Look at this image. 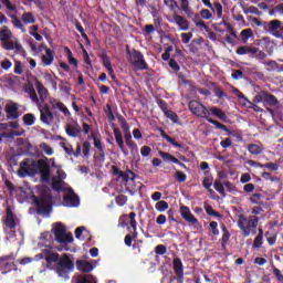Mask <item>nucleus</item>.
Here are the masks:
<instances>
[{"label": "nucleus", "mask_w": 283, "mask_h": 283, "mask_svg": "<svg viewBox=\"0 0 283 283\" xmlns=\"http://www.w3.org/2000/svg\"><path fill=\"white\" fill-rule=\"evenodd\" d=\"M39 216H50L52 213V192L48 186H43L39 190V196L31 197Z\"/></svg>", "instance_id": "2"}, {"label": "nucleus", "mask_w": 283, "mask_h": 283, "mask_svg": "<svg viewBox=\"0 0 283 283\" xmlns=\"http://www.w3.org/2000/svg\"><path fill=\"white\" fill-rule=\"evenodd\" d=\"M209 113H211L212 116H216L220 120H223L224 123H227V120H229V117H227V113H224V111H222L221 108H218L216 106L210 107Z\"/></svg>", "instance_id": "28"}, {"label": "nucleus", "mask_w": 283, "mask_h": 283, "mask_svg": "<svg viewBox=\"0 0 283 283\" xmlns=\"http://www.w3.org/2000/svg\"><path fill=\"white\" fill-rule=\"evenodd\" d=\"M231 76L233 81H240L244 78V72H242V70H232Z\"/></svg>", "instance_id": "57"}, {"label": "nucleus", "mask_w": 283, "mask_h": 283, "mask_svg": "<svg viewBox=\"0 0 283 283\" xmlns=\"http://www.w3.org/2000/svg\"><path fill=\"white\" fill-rule=\"evenodd\" d=\"M50 104L52 105L53 109H59V112H62L64 116H72V113H70V109L65 104L56 98H51Z\"/></svg>", "instance_id": "21"}, {"label": "nucleus", "mask_w": 283, "mask_h": 283, "mask_svg": "<svg viewBox=\"0 0 283 283\" xmlns=\"http://www.w3.org/2000/svg\"><path fill=\"white\" fill-rule=\"evenodd\" d=\"M39 174V160H34L32 158H25L20 163V168L18 170V176L20 178H25L30 176L34 178Z\"/></svg>", "instance_id": "4"}, {"label": "nucleus", "mask_w": 283, "mask_h": 283, "mask_svg": "<svg viewBox=\"0 0 283 283\" xmlns=\"http://www.w3.org/2000/svg\"><path fill=\"white\" fill-rule=\"evenodd\" d=\"M213 188L216 189V191H218V193L223 196V198L227 197V192L224 190V185H222V182L216 180L214 184H213Z\"/></svg>", "instance_id": "49"}, {"label": "nucleus", "mask_w": 283, "mask_h": 283, "mask_svg": "<svg viewBox=\"0 0 283 283\" xmlns=\"http://www.w3.org/2000/svg\"><path fill=\"white\" fill-rule=\"evenodd\" d=\"M262 244H264V237H255L253 242V249H262Z\"/></svg>", "instance_id": "61"}, {"label": "nucleus", "mask_w": 283, "mask_h": 283, "mask_svg": "<svg viewBox=\"0 0 283 283\" xmlns=\"http://www.w3.org/2000/svg\"><path fill=\"white\" fill-rule=\"evenodd\" d=\"M8 17H10L12 25H14L18 30L23 29V23H21V20H19V17L11 13H8Z\"/></svg>", "instance_id": "42"}, {"label": "nucleus", "mask_w": 283, "mask_h": 283, "mask_svg": "<svg viewBox=\"0 0 283 283\" xmlns=\"http://www.w3.org/2000/svg\"><path fill=\"white\" fill-rule=\"evenodd\" d=\"M52 189H54V191H57V192L63 191V181L54 177L52 179Z\"/></svg>", "instance_id": "48"}, {"label": "nucleus", "mask_w": 283, "mask_h": 283, "mask_svg": "<svg viewBox=\"0 0 283 283\" xmlns=\"http://www.w3.org/2000/svg\"><path fill=\"white\" fill-rule=\"evenodd\" d=\"M213 92H214V96H217V98H227L224 91H222V88H220L219 86H216L213 88Z\"/></svg>", "instance_id": "64"}, {"label": "nucleus", "mask_w": 283, "mask_h": 283, "mask_svg": "<svg viewBox=\"0 0 283 283\" xmlns=\"http://www.w3.org/2000/svg\"><path fill=\"white\" fill-rule=\"evenodd\" d=\"M260 222V218L258 217H252L250 220H247V226L249 228V231L251 229H258V223Z\"/></svg>", "instance_id": "50"}, {"label": "nucleus", "mask_w": 283, "mask_h": 283, "mask_svg": "<svg viewBox=\"0 0 283 283\" xmlns=\"http://www.w3.org/2000/svg\"><path fill=\"white\" fill-rule=\"evenodd\" d=\"M222 237H221V249L223 251H227V244H229V240H231V233L229 232V229H227V226H221Z\"/></svg>", "instance_id": "26"}, {"label": "nucleus", "mask_w": 283, "mask_h": 283, "mask_svg": "<svg viewBox=\"0 0 283 283\" xmlns=\"http://www.w3.org/2000/svg\"><path fill=\"white\" fill-rule=\"evenodd\" d=\"M159 156H160V158H163V160L165 163H178V158H176L174 155H171L169 153H165V151L160 150Z\"/></svg>", "instance_id": "36"}, {"label": "nucleus", "mask_w": 283, "mask_h": 283, "mask_svg": "<svg viewBox=\"0 0 283 283\" xmlns=\"http://www.w3.org/2000/svg\"><path fill=\"white\" fill-rule=\"evenodd\" d=\"M160 136L161 138H164L165 140H167V143H169L170 145H172V147H177L178 149H182V145L178 142H176L175 138H172L171 136L167 135V133L165 132V129L160 128Z\"/></svg>", "instance_id": "30"}, {"label": "nucleus", "mask_w": 283, "mask_h": 283, "mask_svg": "<svg viewBox=\"0 0 283 283\" xmlns=\"http://www.w3.org/2000/svg\"><path fill=\"white\" fill-rule=\"evenodd\" d=\"M175 180L177 182H187V175L180 170L175 172Z\"/></svg>", "instance_id": "55"}, {"label": "nucleus", "mask_w": 283, "mask_h": 283, "mask_svg": "<svg viewBox=\"0 0 283 283\" xmlns=\"http://www.w3.org/2000/svg\"><path fill=\"white\" fill-rule=\"evenodd\" d=\"M253 36V30L252 29H244L241 31V40L243 43H247Z\"/></svg>", "instance_id": "45"}, {"label": "nucleus", "mask_w": 283, "mask_h": 283, "mask_svg": "<svg viewBox=\"0 0 283 283\" xmlns=\"http://www.w3.org/2000/svg\"><path fill=\"white\" fill-rule=\"evenodd\" d=\"M75 283H96V279L93 275H78Z\"/></svg>", "instance_id": "37"}, {"label": "nucleus", "mask_w": 283, "mask_h": 283, "mask_svg": "<svg viewBox=\"0 0 283 283\" xmlns=\"http://www.w3.org/2000/svg\"><path fill=\"white\" fill-rule=\"evenodd\" d=\"M166 118H169L170 120H172V123H178V114H176L174 111H167L165 113Z\"/></svg>", "instance_id": "62"}, {"label": "nucleus", "mask_w": 283, "mask_h": 283, "mask_svg": "<svg viewBox=\"0 0 283 283\" xmlns=\"http://www.w3.org/2000/svg\"><path fill=\"white\" fill-rule=\"evenodd\" d=\"M45 54L46 55H42V63L44 65H52L54 62V54H52V49H45Z\"/></svg>", "instance_id": "34"}, {"label": "nucleus", "mask_w": 283, "mask_h": 283, "mask_svg": "<svg viewBox=\"0 0 283 283\" xmlns=\"http://www.w3.org/2000/svg\"><path fill=\"white\" fill-rule=\"evenodd\" d=\"M15 136H21V132H19V130L3 132V133L0 135V143H1V139H2V138L12 139V138H14Z\"/></svg>", "instance_id": "43"}, {"label": "nucleus", "mask_w": 283, "mask_h": 283, "mask_svg": "<svg viewBox=\"0 0 283 283\" xmlns=\"http://www.w3.org/2000/svg\"><path fill=\"white\" fill-rule=\"evenodd\" d=\"M40 120L44 125H51L52 120H54V113L50 109V105L44 104V106L40 108Z\"/></svg>", "instance_id": "11"}, {"label": "nucleus", "mask_w": 283, "mask_h": 283, "mask_svg": "<svg viewBox=\"0 0 283 283\" xmlns=\"http://www.w3.org/2000/svg\"><path fill=\"white\" fill-rule=\"evenodd\" d=\"M180 213H181V218H184L186 222H189V224H193L195 227H198V224H200L196 216L191 213V210L189 209V207L181 206Z\"/></svg>", "instance_id": "13"}, {"label": "nucleus", "mask_w": 283, "mask_h": 283, "mask_svg": "<svg viewBox=\"0 0 283 283\" xmlns=\"http://www.w3.org/2000/svg\"><path fill=\"white\" fill-rule=\"evenodd\" d=\"M10 255L0 258V271H2V275L10 273L14 269V263L10 262Z\"/></svg>", "instance_id": "15"}, {"label": "nucleus", "mask_w": 283, "mask_h": 283, "mask_svg": "<svg viewBox=\"0 0 283 283\" xmlns=\"http://www.w3.org/2000/svg\"><path fill=\"white\" fill-rule=\"evenodd\" d=\"M22 120L24 123V125H27L28 127H32V125H34V114L32 113H28V114H24L23 117H22Z\"/></svg>", "instance_id": "39"}, {"label": "nucleus", "mask_w": 283, "mask_h": 283, "mask_svg": "<svg viewBox=\"0 0 283 283\" xmlns=\"http://www.w3.org/2000/svg\"><path fill=\"white\" fill-rule=\"evenodd\" d=\"M4 112L7 115V118L9 120H14L17 118H19V105L17 104H7V106L4 107Z\"/></svg>", "instance_id": "20"}, {"label": "nucleus", "mask_w": 283, "mask_h": 283, "mask_svg": "<svg viewBox=\"0 0 283 283\" xmlns=\"http://www.w3.org/2000/svg\"><path fill=\"white\" fill-rule=\"evenodd\" d=\"M64 202L66 207H78L81 200L76 193H74V190L71 189V191L64 197Z\"/></svg>", "instance_id": "22"}, {"label": "nucleus", "mask_w": 283, "mask_h": 283, "mask_svg": "<svg viewBox=\"0 0 283 283\" xmlns=\"http://www.w3.org/2000/svg\"><path fill=\"white\" fill-rule=\"evenodd\" d=\"M76 268L77 271H81V273H92V271H94V265L84 260H77Z\"/></svg>", "instance_id": "24"}, {"label": "nucleus", "mask_w": 283, "mask_h": 283, "mask_svg": "<svg viewBox=\"0 0 283 283\" xmlns=\"http://www.w3.org/2000/svg\"><path fill=\"white\" fill-rule=\"evenodd\" d=\"M192 21L197 25V28H203V30H209V27L205 23V21L200 20L199 14H195Z\"/></svg>", "instance_id": "51"}, {"label": "nucleus", "mask_w": 283, "mask_h": 283, "mask_svg": "<svg viewBox=\"0 0 283 283\" xmlns=\"http://www.w3.org/2000/svg\"><path fill=\"white\" fill-rule=\"evenodd\" d=\"M155 209L159 212V213H163L165 211H167V209H169V203L165 200H161V201H158L156 205H155Z\"/></svg>", "instance_id": "41"}, {"label": "nucleus", "mask_w": 283, "mask_h": 283, "mask_svg": "<svg viewBox=\"0 0 283 283\" xmlns=\"http://www.w3.org/2000/svg\"><path fill=\"white\" fill-rule=\"evenodd\" d=\"M38 171H40L41 182H50V166L44 160H39Z\"/></svg>", "instance_id": "14"}, {"label": "nucleus", "mask_w": 283, "mask_h": 283, "mask_svg": "<svg viewBox=\"0 0 283 283\" xmlns=\"http://www.w3.org/2000/svg\"><path fill=\"white\" fill-rule=\"evenodd\" d=\"M172 268H174L175 274L177 276V281L182 282V280H185V265L182 264V260H180V258L176 256L172 260Z\"/></svg>", "instance_id": "12"}, {"label": "nucleus", "mask_w": 283, "mask_h": 283, "mask_svg": "<svg viewBox=\"0 0 283 283\" xmlns=\"http://www.w3.org/2000/svg\"><path fill=\"white\" fill-rule=\"evenodd\" d=\"M155 253L157 255H165V253H167V247L165 244H158L156 248H155Z\"/></svg>", "instance_id": "63"}, {"label": "nucleus", "mask_w": 283, "mask_h": 283, "mask_svg": "<svg viewBox=\"0 0 283 283\" xmlns=\"http://www.w3.org/2000/svg\"><path fill=\"white\" fill-rule=\"evenodd\" d=\"M202 3L206 8H210L212 12H216L219 19H222V4L220 2L212 4L210 0H202Z\"/></svg>", "instance_id": "23"}, {"label": "nucleus", "mask_w": 283, "mask_h": 283, "mask_svg": "<svg viewBox=\"0 0 283 283\" xmlns=\"http://www.w3.org/2000/svg\"><path fill=\"white\" fill-rule=\"evenodd\" d=\"M83 231H84V233H90V231H87V229L85 227H78L75 229L76 240H85V235L83 234Z\"/></svg>", "instance_id": "47"}, {"label": "nucleus", "mask_w": 283, "mask_h": 283, "mask_svg": "<svg viewBox=\"0 0 283 283\" xmlns=\"http://www.w3.org/2000/svg\"><path fill=\"white\" fill-rule=\"evenodd\" d=\"M22 21L23 23H36V19L32 12H24L22 14Z\"/></svg>", "instance_id": "44"}, {"label": "nucleus", "mask_w": 283, "mask_h": 283, "mask_svg": "<svg viewBox=\"0 0 283 283\" xmlns=\"http://www.w3.org/2000/svg\"><path fill=\"white\" fill-rule=\"evenodd\" d=\"M44 78L52 85L53 90H57V82L52 77V74L45 73Z\"/></svg>", "instance_id": "59"}, {"label": "nucleus", "mask_w": 283, "mask_h": 283, "mask_svg": "<svg viewBox=\"0 0 283 283\" xmlns=\"http://www.w3.org/2000/svg\"><path fill=\"white\" fill-rule=\"evenodd\" d=\"M262 193L260 192H256V193H253L251 197H250V202H252V205H262Z\"/></svg>", "instance_id": "54"}, {"label": "nucleus", "mask_w": 283, "mask_h": 283, "mask_svg": "<svg viewBox=\"0 0 283 283\" xmlns=\"http://www.w3.org/2000/svg\"><path fill=\"white\" fill-rule=\"evenodd\" d=\"M205 209H206V213L208 216H212L213 218H222V214H220V212L213 210V207L208 205L205 207Z\"/></svg>", "instance_id": "53"}, {"label": "nucleus", "mask_w": 283, "mask_h": 283, "mask_svg": "<svg viewBox=\"0 0 283 283\" xmlns=\"http://www.w3.org/2000/svg\"><path fill=\"white\" fill-rule=\"evenodd\" d=\"M263 105H269L270 107H277L280 105V101L275 95L264 91V99H263Z\"/></svg>", "instance_id": "25"}, {"label": "nucleus", "mask_w": 283, "mask_h": 283, "mask_svg": "<svg viewBox=\"0 0 283 283\" xmlns=\"http://www.w3.org/2000/svg\"><path fill=\"white\" fill-rule=\"evenodd\" d=\"M255 52H258V48L249 46V45H242L237 49V54L239 56H244V54H250V56H255Z\"/></svg>", "instance_id": "27"}, {"label": "nucleus", "mask_w": 283, "mask_h": 283, "mask_svg": "<svg viewBox=\"0 0 283 283\" xmlns=\"http://www.w3.org/2000/svg\"><path fill=\"white\" fill-rule=\"evenodd\" d=\"M40 149H42V151L45 153L46 156H52V154H54V149H52L50 145L45 143L40 144Z\"/></svg>", "instance_id": "58"}, {"label": "nucleus", "mask_w": 283, "mask_h": 283, "mask_svg": "<svg viewBox=\"0 0 283 283\" xmlns=\"http://www.w3.org/2000/svg\"><path fill=\"white\" fill-rule=\"evenodd\" d=\"M132 227L133 231H136L138 222H136V212L129 214H122L118 220V226L125 229V227Z\"/></svg>", "instance_id": "9"}, {"label": "nucleus", "mask_w": 283, "mask_h": 283, "mask_svg": "<svg viewBox=\"0 0 283 283\" xmlns=\"http://www.w3.org/2000/svg\"><path fill=\"white\" fill-rule=\"evenodd\" d=\"M115 202H116V205H118V207H125V205H127V196L118 195L115 198Z\"/></svg>", "instance_id": "56"}, {"label": "nucleus", "mask_w": 283, "mask_h": 283, "mask_svg": "<svg viewBox=\"0 0 283 283\" xmlns=\"http://www.w3.org/2000/svg\"><path fill=\"white\" fill-rule=\"evenodd\" d=\"M39 256L41 260H45L46 269L55 271L59 277L70 280V273L74 272V261L70 259V254L64 253L61 255L52 250L44 249Z\"/></svg>", "instance_id": "1"}, {"label": "nucleus", "mask_w": 283, "mask_h": 283, "mask_svg": "<svg viewBox=\"0 0 283 283\" xmlns=\"http://www.w3.org/2000/svg\"><path fill=\"white\" fill-rule=\"evenodd\" d=\"M102 61L104 67H106L108 74H114V69L112 67V62L109 61V56L107 54L102 55Z\"/></svg>", "instance_id": "38"}, {"label": "nucleus", "mask_w": 283, "mask_h": 283, "mask_svg": "<svg viewBox=\"0 0 283 283\" xmlns=\"http://www.w3.org/2000/svg\"><path fill=\"white\" fill-rule=\"evenodd\" d=\"M53 233L59 244H71V242H74V237L72 233L67 234L63 223H56L55 228L53 229Z\"/></svg>", "instance_id": "6"}, {"label": "nucleus", "mask_w": 283, "mask_h": 283, "mask_svg": "<svg viewBox=\"0 0 283 283\" xmlns=\"http://www.w3.org/2000/svg\"><path fill=\"white\" fill-rule=\"evenodd\" d=\"M265 32L275 36V39H282V21L280 20H271L265 24Z\"/></svg>", "instance_id": "8"}, {"label": "nucleus", "mask_w": 283, "mask_h": 283, "mask_svg": "<svg viewBox=\"0 0 283 283\" xmlns=\"http://www.w3.org/2000/svg\"><path fill=\"white\" fill-rule=\"evenodd\" d=\"M90 149H92V144L85 140L83 143V154L85 158H90Z\"/></svg>", "instance_id": "60"}, {"label": "nucleus", "mask_w": 283, "mask_h": 283, "mask_svg": "<svg viewBox=\"0 0 283 283\" xmlns=\"http://www.w3.org/2000/svg\"><path fill=\"white\" fill-rule=\"evenodd\" d=\"M4 224L7 229L12 230L14 233V229H17V221L14 220V212H12V208L7 207V217L4 220Z\"/></svg>", "instance_id": "19"}, {"label": "nucleus", "mask_w": 283, "mask_h": 283, "mask_svg": "<svg viewBox=\"0 0 283 283\" xmlns=\"http://www.w3.org/2000/svg\"><path fill=\"white\" fill-rule=\"evenodd\" d=\"M188 108L191 112L193 116H197V118H207L211 116V113L207 109V106H205L199 101L192 99L188 103Z\"/></svg>", "instance_id": "7"}, {"label": "nucleus", "mask_w": 283, "mask_h": 283, "mask_svg": "<svg viewBox=\"0 0 283 283\" xmlns=\"http://www.w3.org/2000/svg\"><path fill=\"white\" fill-rule=\"evenodd\" d=\"M248 151L252 154V156H260L262 154V147L255 145V144H250L248 146Z\"/></svg>", "instance_id": "46"}, {"label": "nucleus", "mask_w": 283, "mask_h": 283, "mask_svg": "<svg viewBox=\"0 0 283 283\" xmlns=\"http://www.w3.org/2000/svg\"><path fill=\"white\" fill-rule=\"evenodd\" d=\"M205 176L202 185L206 189H209L213 185V176L209 175V171H205Z\"/></svg>", "instance_id": "40"}, {"label": "nucleus", "mask_w": 283, "mask_h": 283, "mask_svg": "<svg viewBox=\"0 0 283 283\" xmlns=\"http://www.w3.org/2000/svg\"><path fill=\"white\" fill-rule=\"evenodd\" d=\"M35 87L38 90V94L40 96V99L43 102L45 98H48V88L43 85L41 82H36Z\"/></svg>", "instance_id": "33"}, {"label": "nucleus", "mask_w": 283, "mask_h": 283, "mask_svg": "<svg viewBox=\"0 0 283 283\" xmlns=\"http://www.w3.org/2000/svg\"><path fill=\"white\" fill-rule=\"evenodd\" d=\"M64 52L69 59L70 65H74V67H78V60L74 57V55L72 54V50H70V48L67 46H64Z\"/></svg>", "instance_id": "35"}, {"label": "nucleus", "mask_w": 283, "mask_h": 283, "mask_svg": "<svg viewBox=\"0 0 283 283\" xmlns=\"http://www.w3.org/2000/svg\"><path fill=\"white\" fill-rule=\"evenodd\" d=\"M172 23H176L182 32H187V30H189V21L178 13L172 15Z\"/></svg>", "instance_id": "16"}, {"label": "nucleus", "mask_w": 283, "mask_h": 283, "mask_svg": "<svg viewBox=\"0 0 283 283\" xmlns=\"http://www.w3.org/2000/svg\"><path fill=\"white\" fill-rule=\"evenodd\" d=\"M117 120L124 132L126 143L132 140V133L129 132V124L127 123V119H125L123 115H118Z\"/></svg>", "instance_id": "17"}, {"label": "nucleus", "mask_w": 283, "mask_h": 283, "mask_svg": "<svg viewBox=\"0 0 283 283\" xmlns=\"http://www.w3.org/2000/svg\"><path fill=\"white\" fill-rule=\"evenodd\" d=\"M112 129L120 151L124 154V156H129V150L125 147V142L123 140V133H120V128L116 127V124H112Z\"/></svg>", "instance_id": "10"}, {"label": "nucleus", "mask_w": 283, "mask_h": 283, "mask_svg": "<svg viewBox=\"0 0 283 283\" xmlns=\"http://www.w3.org/2000/svg\"><path fill=\"white\" fill-rule=\"evenodd\" d=\"M118 178H122L124 182H129V180H136V172L132 171L130 169H128L126 172L122 170Z\"/></svg>", "instance_id": "31"}, {"label": "nucleus", "mask_w": 283, "mask_h": 283, "mask_svg": "<svg viewBox=\"0 0 283 283\" xmlns=\"http://www.w3.org/2000/svg\"><path fill=\"white\" fill-rule=\"evenodd\" d=\"M238 227L242 231L243 238H249V235H251V231L249 230V227H247V218L245 217H240V219L238 221Z\"/></svg>", "instance_id": "29"}, {"label": "nucleus", "mask_w": 283, "mask_h": 283, "mask_svg": "<svg viewBox=\"0 0 283 283\" xmlns=\"http://www.w3.org/2000/svg\"><path fill=\"white\" fill-rule=\"evenodd\" d=\"M206 120H208V123H210V125H214L216 129H221L222 132H227V134L231 135V130L229 128H227V126L224 124H221L220 122L208 117Z\"/></svg>", "instance_id": "32"}, {"label": "nucleus", "mask_w": 283, "mask_h": 283, "mask_svg": "<svg viewBox=\"0 0 283 283\" xmlns=\"http://www.w3.org/2000/svg\"><path fill=\"white\" fill-rule=\"evenodd\" d=\"M12 39H14L12 30H10V28L7 25H2L0 28L1 48L8 52L15 50V54H21V52H23V45H21L19 41H12Z\"/></svg>", "instance_id": "3"}, {"label": "nucleus", "mask_w": 283, "mask_h": 283, "mask_svg": "<svg viewBox=\"0 0 283 283\" xmlns=\"http://www.w3.org/2000/svg\"><path fill=\"white\" fill-rule=\"evenodd\" d=\"M81 132H83V129L81 128L78 123H69L65 126V133L71 138H76V136H78V134H81Z\"/></svg>", "instance_id": "18"}, {"label": "nucleus", "mask_w": 283, "mask_h": 283, "mask_svg": "<svg viewBox=\"0 0 283 283\" xmlns=\"http://www.w3.org/2000/svg\"><path fill=\"white\" fill-rule=\"evenodd\" d=\"M128 63L134 67V70H136L137 72L148 70L149 65L145 61V55H143V52L138 50H133L128 51Z\"/></svg>", "instance_id": "5"}, {"label": "nucleus", "mask_w": 283, "mask_h": 283, "mask_svg": "<svg viewBox=\"0 0 283 283\" xmlns=\"http://www.w3.org/2000/svg\"><path fill=\"white\" fill-rule=\"evenodd\" d=\"M272 273L276 277V282L283 283V274L280 269H277L275 265H272Z\"/></svg>", "instance_id": "52"}]
</instances>
